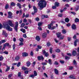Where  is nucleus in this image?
Wrapping results in <instances>:
<instances>
[{"label": "nucleus", "mask_w": 79, "mask_h": 79, "mask_svg": "<svg viewBox=\"0 0 79 79\" xmlns=\"http://www.w3.org/2000/svg\"><path fill=\"white\" fill-rule=\"evenodd\" d=\"M6 72H7L10 69V66H8L7 65H6Z\"/></svg>", "instance_id": "ddd939ff"}, {"label": "nucleus", "mask_w": 79, "mask_h": 79, "mask_svg": "<svg viewBox=\"0 0 79 79\" xmlns=\"http://www.w3.org/2000/svg\"><path fill=\"white\" fill-rule=\"evenodd\" d=\"M27 67H29V66L31 65V62H30L29 61L27 62Z\"/></svg>", "instance_id": "473e14b6"}, {"label": "nucleus", "mask_w": 79, "mask_h": 79, "mask_svg": "<svg viewBox=\"0 0 79 79\" xmlns=\"http://www.w3.org/2000/svg\"><path fill=\"white\" fill-rule=\"evenodd\" d=\"M53 51V48L52 47H51L49 49V52L50 53H52V51Z\"/></svg>", "instance_id": "7c9ffc66"}, {"label": "nucleus", "mask_w": 79, "mask_h": 79, "mask_svg": "<svg viewBox=\"0 0 79 79\" xmlns=\"http://www.w3.org/2000/svg\"><path fill=\"white\" fill-rule=\"evenodd\" d=\"M78 41V40H76L74 42V45L76 46L77 45V43Z\"/></svg>", "instance_id": "aec40b11"}, {"label": "nucleus", "mask_w": 79, "mask_h": 79, "mask_svg": "<svg viewBox=\"0 0 79 79\" xmlns=\"http://www.w3.org/2000/svg\"><path fill=\"white\" fill-rule=\"evenodd\" d=\"M59 4H60L58 2H56L55 3V6L57 7L59 6Z\"/></svg>", "instance_id": "5701e85b"}, {"label": "nucleus", "mask_w": 79, "mask_h": 79, "mask_svg": "<svg viewBox=\"0 0 79 79\" xmlns=\"http://www.w3.org/2000/svg\"><path fill=\"white\" fill-rule=\"evenodd\" d=\"M47 46H48V47H49V46L50 45H51L50 43V42L47 43Z\"/></svg>", "instance_id": "49530a36"}, {"label": "nucleus", "mask_w": 79, "mask_h": 79, "mask_svg": "<svg viewBox=\"0 0 79 79\" xmlns=\"http://www.w3.org/2000/svg\"><path fill=\"white\" fill-rule=\"evenodd\" d=\"M56 6H52V9H56Z\"/></svg>", "instance_id": "69168bd1"}, {"label": "nucleus", "mask_w": 79, "mask_h": 79, "mask_svg": "<svg viewBox=\"0 0 79 79\" xmlns=\"http://www.w3.org/2000/svg\"><path fill=\"white\" fill-rule=\"evenodd\" d=\"M47 35V34L46 33H44L42 34V37L43 38H46Z\"/></svg>", "instance_id": "9d476101"}, {"label": "nucleus", "mask_w": 79, "mask_h": 79, "mask_svg": "<svg viewBox=\"0 0 79 79\" xmlns=\"http://www.w3.org/2000/svg\"><path fill=\"white\" fill-rule=\"evenodd\" d=\"M54 64H56V65H58L59 64L57 61H55Z\"/></svg>", "instance_id": "c03bdc74"}, {"label": "nucleus", "mask_w": 79, "mask_h": 79, "mask_svg": "<svg viewBox=\"0 0 79 79\" xmlns=\"http://www.w3.org/2000/svg\"><path fill=\"white\" fill-rule=\"evenodd\" d=\"M79 9V6H76L75 7V10L76 11H78V10Z\"/></svg>", "instance_id": "412c9836"}, {"label": "nucleus", "mask_w": 79, "mask_h": 79, "mask_svg": "<svg viewBox=\"0 0 79 79\" xmlns=\"http://www.w3.org/2000/svg\"><path fill=\"white\" fill-rule=\"evenodd\" d=\"M19 40H20V42H23L24 41V39H23V38H20L19 39Z\"/></svg>", "instance_id": "a19ab883"}, {"label": "nucleus", "mask_w": 79, "mask_h": 79, "mask_svg": "<svg viewBox=\"0 0 79 79\" xmlns=\"http://www.w3.org/2000/svg\"><path fill=\"white\" fill-rule=\"evenodd\" d=\"M28 56V53L25 52L22 53V56L24 57L27 56Z\"/></svg>", "instance_id": "9b49d317"}, {"label": "nucleus", "mask_w": 79, "mask_h": 79, "mask_svg": "<svg viewBox=\"0 0 79 79\" xmlns=\"http://www.w3.org/2000/svg\"><path fill=\"white\" fill-rule=\"evenodd\" d=\"M25 26V23H22V24H21V27H23Z\"/></svg>", "instance_id": "603ef678"}, {"label": "nucleus", "mask_w": 79, "mask_h": 79, "mask_svg": "<svg viewBox=\"0 0 79 79\" xmlns=\"http://www.w3.org/2000/svg\"><path fill=\"white\" fill-rule=\"evenodd\" d=\"M19 60V56H17L15 58V61H18Z\"/></svg>", "instance_id": "bb28decb"}, {"label": "nucleus", "mask_w": 79, "mask_h": 79, "mask_svg": "<svg viewBox=\"0 0 79 79\" xmlns=\"http://www.w3.org/2000/svg\"><path fill=\"white\" fill-rule=\"evenodd\" d=\"M24 72L25 74H27L29 73V71H28V70H26Z\"/></svg>", "instance_id": "4d7b16f0"}, {"label": "nucleus", "mask_w": 79, "mask_h": 79, "mask_svg": "<svg viewBox=\"0 0 79 79\" xmlns=\"http://www.w3.org/2000/svg\"><path fill=\"white\" fill-rule=\"evenodd\" d=\"M75 22L76 23H77L78 22H79V19L77 18H76L75 19Z\"/></svg>", "instance_id": "e433bc0d"}, {"label": "nucleus", "mask_w": 79, "mask_h": 79, "mask_svg": "<svg viewBox=\"0 0 79 79\" xmlns=\"http://www.w3.org/2000/svg\"><path fill=\"white\" fill-rule=\"evenodd\" d=\"M6 42V41H5V40H1V42L2 43H5Z\"/></svg>", "instance_id": "338daca9"}, {"label": "nucleus", "mask_w": 79, "mask_h": 79, "mask_svg": "<svg viewBox=\"0 0 79 79\" xmlns=\"http://www.w3.org/2000/svg\"><path fill=\"white\" fill-rule=\"evenodd\" d=\"M15 46H16V45H15V44H14L13 46V48L14 51H15Z\"/></svg>", "instance_id": "6e6d98bb"}, {"label": "nucleus", "mask_w": 79, "mask_h": 79, "mask_svg": "<svg viewBox=\"0 0 79 79\" xmlns=\"http://www.w3.org/2000/svg\"><path fill=\"white\" fill-rule=\"evenodd\" d=\"M73 64L74 65H76L77 64V63H76V61L75 60H73Z\"/></svg>", "instance_id": "58836bf2"}, {"label": "nucleus", "mask_w": 79, "mask_h": 79, "mask_svg": "<svg viewBox=\"0 0 79 79\" xmlns=\"http://www.w3.org/2000/svg\"><path fill=\"white\" fill-rule=\"evenodd\" d=\"M37 48L38 49H41L42 48V46L39 45H38Z\"/></svg>", "instance_id": "5fc2aeb1"}, {"label": "nucleus", "mask_w": 79, "mask_h": 79, "mask_svg": "<svg viewBox=\"0 0 79 79\" xmlns=\"http://www.w3.org/2000/svg\"><path fill=\"white\" fill-rule=\"evenodd\" d=\"M3 56H0V61H3Z\"/></svg>", "instance_id": "ea45409f"}, {"label": "nucleus", "mask_w": 79, "mask_h": 79, "mask_svg": "<svg viewBox=\"0 0 79 79\" xmlns=\"http://www.w3.org/2000/svg\"><path fill=\"white\" fill-rule=\"evenodd\" d=\"M42 22H39L38 23V26H39V27H40V26H42Z\"/></svg>", "instance_id": "f704fd0d"}, {"label": "nucleus", "mask_w": 79, "mask_h": 79, "mask_svg": "<svg viewBox=\"0 0 79 79\" xmlns=\"http://www.w3.org/2000/svg\"><path fill=\"white\" fill-rule=\"evenodd\" d=\"M3 46H4V47L3 48V49H5V47H6L7 46H9V47H11V46L10 45V44H9V43H6L4 44Z\"/></svg>", "instance_id": "1a4fd4ad"}, {"label": "nucleus", "mask_w": 79, "mask_h": 79, "mask_svg": "<svg viewBox=\"0 0 79 79\" xmlns=\"http://www.w3.org/2000/svg\"><path fill=\"white\" fill-rule=\"evenodd\" d=\"M43 16L44 18H48V15H43Z\"/></svg>", "instance_id": "e2e57ef3"}, {"label": "nucleus", "mask_w": 79, "mask_h": 79, "mask_svg": "<svg viewBox=\"0 0 79 79\" xmlns=\"http://www.w3.org/2000/svg\"><path fill=\"white\" fill-rule=\"evenodd\" d=\"M17 6H19V8L20 9L21 8V5L19 3H18L17 4Z\"/></svg>", "instance_id": "2f4dec72"}, {"label": "nucleus", "mask_w": 79, "mask_h": 79, "mask_svg": "<svg viewBox=\"0 0 79 79\" xmlns=\"http://www.w3.org/2000/svg\"><path fill=\"white\" fill-rule=\"evenodd\" d=\"M2 35H5L6 37H7V33H6L5 31H3Z\"/></svg>", "instance_id": "a211bd4d"}, {"label": "nucleus", "mask_w": 79, "mask_h": 79, "mask_svg": "<svg viewBox=\"0 0 79 79\" xmlns=\"http://www.w3.org/2000/svg\"><path fill=\"white\" fill-rule=\"evenodd\" d=\"M72 54L73 56H76L77 55V52L76 51H73L72 52Z\"/></svg>", "instance_id": "f3484780"}, {"label": "nucleus", "mask_w": 79, "mask_h": 79, "mask_svg": "<svg viewBox=\"0 0 79 79\" xmlns=\"http://www.w3.org/2000/svg\"><path fill=\"white\" fill-rule=\"evenodd\" d=\"M3 27L9 31H13V28L10 27V26L8 25V24H4L3 25Z\"/></svg>", "instance_id": "f03ea898"}, {"label": "nucleus", "mask_w": 79, "mask_h": 79, "mask_svg": "<svg viewBox=\"0 0 79 79\" xmlns=\"http://www.w3.org/2000/svg\"><path fill=\"white\" fill-rule=\"evenodd\" d=\"M35 20L37 21H39V18L38 17H36L35 18Z\"/></svg>", "instance_id": "a18cd8bd"}, {"label": "nucleus", "mask_w": 79, "mask_h": 79, "mask_svg": "<svg viewBox=\"0 0 79 79\" xmlns=\"http://www.w3.org/2000/svg\"><path fill=\"white\" fill-rule=\"evenodd\" d=\"M48 62L50 64H52V60L51 59H49L48 60Z\"/></svg>", "instance_id": "cd10ccee"}, {"label": "nucleus", "mask_w": 79, "mask_h": 79, "mask_svg": "<svg viewBox=\"0 0 79 79\" xmlns=\"http://www.w3.org/2000/svg\"><path fill=\"white\" fill-rule=\"evenodd\" d=\"M30 55L31 56H33V55H34V54L33 53V52H32V51L31 52Z\"/></svg>", "instance_id": "052dcab7"}, {"label": "nucleus", "mask_w": 79, "mask_h": 79, "mask_svg": "<svg viewBox=\"0 0 79 79\" xmlns=\"http://www.w3.org/2000/svg\"><path fill=\"white\" fill-rule=\"evenodd\" d=\"M5 9L7 10V9H8L9 8V5L8 4H6L5 7Z\"/></svg>", "instance_id": "4be33fe9"}, {"label": "nucleus", "mask_w": 79, "mask_h": 79, "mask_svg": "<svg viewBox=\"0 0 79 79\" xmlns=\"http://www.w3.org/2000/svg\"><path fill=\"white\" fill-rule=\"evenodd\" d=\"M8 25H9L10 26H11V27H14L15 26V24L12 23V22L11 20H9L8 22Z\"/></svg>", "instance_id": "39448f33"}, {"label": "nucleus", "mask_w": 79, "mask_h": 79, "mask_svg": "<svg viewBox=\"0 0 79 79\" xmlns=\"http://www.w3.org/2000/svg\"><path fill=\"white\" fill-rule=\"evenodd\" d=\"M55 28H56V27L53 26L51 28V30H53V29H55Z\"/></svg>", "instance_id": "8fccbe9b"}, {"label": "nucleus", "mask_w": 79, "mask_h": 79, "mask_svg": "<svg viewBox=\"0 0 79 79\" xmlns=\"http://www.w3.org/2000/svg\"><path fill=\"white\" fill-rule=\"evenodd\" d=\"M62 34H65L66 33V30L65 29H64L62 30Z\"/></svg>", "instance_id": "a878e982"}, {"label": "nucleus", "mask_w": 79, "mask_h": 79, "mask_svg": "<svg viewBox=\"0 0 79 79\" xmlns=\"http://www.w3.org/2000/svg\"><path fill=\"white\" fill-rule=\"evenodd\" d=\"M54 72L56 74L58 75L59 74V72H58V70L56 69H54Z\"/></svg>", "instance_id": "4468645a"}, {"label": "nucleus", "mask_w": 79, "mask_h": 79, "mask_svg": "<svg viewBox=\"0 0 79 79\" xmlns=\"http://www.w3.org/2000/svg\"><path fill=\"white\" fill-rule=\"evenodd\" d=\"M8 18H10V19H12V18H13V16H12V15H13V13H11V12H8Z\"/></svg>", "instance_id": "20e7f679"}, {"label": "nucleus", "mask_w": 79, "mask_h": 79, "mask_svg": "<svg viewBox=\"0 0 79 79\" xmlns=\"http://www.w3.org/2000/svg\"><path fill=\"white\" fill-rule=\"evenodd\" d=\"M72 29H73V30H75L76 29V25L74 24H73L72 26Z\"/></svg>", "instance_id": "f8f14e48"}, {"label": "nucleus", "mask_w": 79, "mask_h": 79, "mask_svg": "<svg viewBox=\"0 0 79 79\" xmlns=\"http://www.w3.org/2000/svg\"><path fill=\"white\" fill-rule=\"evenodd\" d=\"M18 22H17L15 23V29L16 32H18Z\"/></svg>", "instance_id": "423d86ee"}, {"label": "nucleus", "mask_w": 79, "mask_h": 79, "mask_svg": "<svg viewBox=\"0 0 79 79\" xmlns=\"http://www.w3.org/2000/svg\"><path fill=\"white\" fill-rule=\"evenodd\" d=\"M23 22V23H26V22H27V20H26V19H24Z\"/></svg>", "instance_id": "774afa93"}, {"label": "nucleus", "mask_w": 79, "mask_h": 79, "mask_svg": "<svg viewBox=\"0 0 79 79\" xmlns=\"http://www.w3.org/2000/svg\"><path fill=\"white\" fill-rule=\"evenodd\" d=\"M24 45L23 43L22 42H21L19 44V46H21V45Z\"/></svg>", "instance_id": "09e8293b"}, {"label": "nucleus", "mask_w": 79, "mask_h": 79, "mask_svg": "<svg viewBox=\"0 0 79 79\" xmlns=\"http://www.w3.org/2000/svg\"><path fill=\"white\" fill-rule=\"evenodd\" d=\"M41 59L42 60H44V58L43 56H38V60L40 61V60H41Z\"/></svg>", "instance_id": "0eeeda50"}, {"label": "nucleus", "mask_w": 79, "mask_h": 79, "mask_svg": "<svg viewBox=\"0 0 79 79\" xmlns=\"http://www.w3.org/2000/svg\"><path fill=\"white\" fill-rule=\"evenodd\" d=\"M47 3L45 2V1L44 0H41L38 3V6L40 7V10H42L43 8H45L46 6Z\"/></svg>", "instance_id": "f257e3e1"}, {"label": "nucleus", "mask_w": 79, "mask_h": 79, "mask_svg": "<svg viewBox=\"0 0 79 79\" xmlns=\"http://www.w3.org/2000/svg\"><path fill=\"white\" fill-rule=\"evenodd\" d=\"M69 78H71V79H75L76 78L74 76H73V75H71L69 77Z\"/></svg>", "instance_id": "393cba45"}, {"label": "nucleus", "mask_w": 79, "mask_h": 79, "mask_svg": "<svg viewBox=\"0 0 79 79\" xmlns=\"http://www.w3.org/2000/svg\"><path fill=\"white\" fill-rule=\"evenodd\" d=\"M48 29H51V27H52V26L50 25H48Z\"/></svg>", "instance_id": "0e129e2a"}, {"label": "nucleus", "mask_w": 79, "mask_h": 79, "mask_svg": "<svg viewBox=\"0 0 79 79\" xmlns=\"http://www.w3.org/2000/svg\"><path fill=\"white\" fill-rule=\"evenodd\" d=\"M58 16L59 17H61L63 16V14H59L58 15Z\"/></svg>", "instance_id": "de8ad7c7"}, {"label": "nucleus", "mask_w": 79, "mask_h": 79, "mask_svg": "<svg viewBox=\"0 0 79 79\" xmlns=\"http://www.w3.org/2000/svg\"><path fill=\"white\" fill-rule=\"evenodd\" d=\"M56 52L57 53H60L61 52V51L59 48L57 49L56 50Z\"/></svg>", "instance_id": "c85d7f7f"}, {"label": "nucleus", "mask_w": 79, "mask_h": 79, "mask_svg": "<svg viewBox=\"0 0 79 79\" xmlns=\"http://www.w3.org/2000/svg\"><path fill=\"white\" fill-rule=\"evenodd\" d=\"M35 39L38 42H39V41H40V37H39V36H37L35 37Z\"/></svg>", "instance_id": "2eb2a0df"}, {"label": "nucleus", "mask_w": 79, "mask_h": 79, "mask_svg": "<svg viewBox=\"0 0 79 79\" xmlns=\"http://www.w3.org/2000/svg\"><path fill=\"white\" fill-rule=\"evenodd\" d=\"M65 60H69V59H70V57L65 56Z\"/></svg>", "instance_id": "c9c22d12"}, {"label": "nucleus", "mask_w": 79, "mask_h": 79, "mask_svg": "<svg viewBox=\"0 0 79 79\" xmlns=\"http://www.w3.org/2000/svg\"><path fill=\"white\" fill-rule=\"evenodd\" d=\"M34 75L35 76H36L37 75V72H36V71H34Z\"/></svg>", "instance_id": "4c0bfd02"}, {"label": "nucleus", "mask_w": 79, "mask_h": 79, "mask_svg": "<svg viewBox=\"0 0 79 79\" xmlns=\"http://www.w3.org/2000/svg\"><path fill=\"white\" fill-rule=\"evenodd\" d=\"M65 21L66 23H68L69 21V18H66L65 19Z\"/></svg>", "instance_id": "b1692460"}, {"label": "nucleus", "mask_w": 79, "mask_h": 79, "mask_svg": "<svg viewBox=\"0 0 79 79\" xmlns=\"http://www.w3.org/2000/svg\"><path fill=\"white\" fill-rule=\"evenodd\" d=\"M12 76H13L12 74H10L8 75V78H10L12 77Z\"/></svg>", "instance_id": "864d4df0"}, {"label": "nucleus", "mask_w": 79, "mask_h": 79, "mask_svg": "<svg viewBox=\"0 0 79 79\" xmlns=\"http://www.w3.org/2000/svg\"><path fill=\"white\" fill-rule=\"evenodd\" d=\"M16 5V3L13 2H12L10 4L11 6H15Z\"/></svg>", "instance_id": "c756f323"}, {"label": "nucleus", "mask_w": 79, "mask_h": 79, "mask_svg": "<svg viewBox=\"0 0 79 79\" xmlns=\"http://www.w3.org/2000/svg\"><path fill=\"white\" fill-rule=\"evenodd\" d=\"M42 52H43V53L44 54V56H46V57H47L48 56V52H45V50H43Z\"/></svg>", "instance_id": "6e6552de"}, {"label": "nucleus", "mask_w": 79, "mask_h": 79, "mask_svg": "<svg viewBox=\"0 0 79 79\" xmlns=\"http://www.w3.org/2000/svg\"><path fill=\"white\" fill-rule=\"evenodd\" d=\"M41 64L42 65H43V66H44V65H47V63L45 62H43Z\"/></svg>", "instance_id": "bf43d9fd"}, {"label": "nucleus", "mask_w": 79, "mask_h": 79, "mask_svg": "<svg viewBox=\"0 0 79 79\" xmlns=\"http://www.w3.org/2000/svg\"><path fill=\"white\" fill-rule=\"evenodd\" d=\"M56 35L58 38H60V37L61 36V33L60 32L56 33Z\"/></svg>", "instance_id": "dca6fc26"}, {"label": "nucleus", "mask_w": 79, "mask_h": 79, "mask_svg": "<svg viewBox=\"0 0 79 79\" xmlns=\"http://www.w3.org/2000/svg\"><path fill=\"white\" fill-rule=\"evenodd\" d=\"M33 10H34V12H32L31 13V15H34L35 14V13H36L37 12V9L36 8V7L35 6H33Z\"/></svg>", "instance_id": "7ed1b4c3"}, {"label": "nucleus", "mask_w": 79, "mask_h": 79, "mask_svg": "<svg viewBox=\"0 0 79 79\" xmlns=\"http://www.w3.org/2000/svg\"><path fill=\"white\" fill-rule=\"evenodd\" d=\"M67 38L68 41H71V37H68Z\"/></svg>", "instance_id": "13d9d810"}, {"label": "nucleus", "mask_w": 79, "mask_h": 79, "mask_svg": "<svg viewBox=\"0 0 79 79\" xmlns=\"http://www.w3.org/2000/svg\"><path fill=\"white\" fill-rule=\"evenodd\" d=\"M74 67H70L69 68V69L70 70H72V69H73Z\"/></svg>", "instance_id": "680f3d73"}, {"label": "nucleus", "mask_w": 79, "mask_h": 79, "mask_svg": "<svg viewBox=\"0 0 79 79\" xmlns=\"http://www.w3.org/2000/svg\"><path fill=\"white\" fill-rule=\"evenodd\" d=\"M21 31H22L23 32V33H25L26 32V30L24 29H20Z\"/></svg>", "instance_id": "72a5a7b5"}, {"label": "nucleus", "mask_w": 79, "mask_h": 79, "mask_svg": "<svg viewBox=\"0 0 79 79\" xmlns=\"http://www.w3.org/2000/svg\"><path fill=\"white\" fill-rule=\"evenodd\" d=\"M4 53H5V54H6V55H8V52L7 51H5L3 52Z\"/></svg>", "instance_id": "3c124183"}, {"label": "nucleus", "mask_w": 79, "mask_h": 79, "mask_svg": "<svg viewBox=\"0 0 79 79\" xmlns=\"http://www.w3.org/2000/svg\"><path fill=\"white\" fill-rule=\"evenodd\" d=\"M22 69L24 71H25V70H27V69H28L27 68L25 67L24 66L22 67Z\"/></svg>", "instance_id": "6ab92c4d"}, {"label": "nucleus", "mask_w": 79, "mask_h": 79, "mask_svg": "<svg viewBox=\"0 0 79 79\" xmlns=\"http://www.w3.org/2000/svg\"><path fill=\"white\" fill-rule=\"evenodd\" d=\"M29 77H32V78H34V77H35V75H34V74L31 75Z\"/></svg>", "instance_id": "37998d69"}, {"label": "nucleus", "mask_w": 79, "mask_h": 79, "mask_svg": "<svg viewBox=\"0 0 79 79\" xmlns=\"http://www.w3.org/2000/svg\"><path fill=\"white\" fill-rule=\"evenodd\" d=\"M20 65H21V62H18V63L17 64V67H19V66Z\"/></svg>", "instance_id": "79ce46f5"}]
</instances>
